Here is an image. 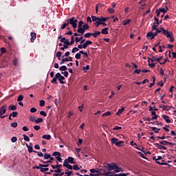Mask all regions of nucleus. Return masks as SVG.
Here are the masks:
<instances>
[{"mask_svg":"<svg viewBox=\"0 0 176 176\" xmlns=\"http://www.w3.org/2000/svg\"><path fill=\"white\" fill-rule=\"evenodd\" d=\"M85 24V22H83L82 21H80L78 22V30L77 32H79L80 30H81L83 28V25Z\"/></svg>","mask_w":176,"mask_h":176,"instance_id":"a211bd4d","label":"nucleus"},{"mask_svg":"<svg viewBox=\"0 0 176 176\" xmlns=\"http://www.w3.org/2000/svg\"><path fill=\"white\" fill-rule=\"evenodd\" d=\"M111 114V111H107V112L104 113L103 114H102V117L110 116Z\"/></svg>","mask_w":176,"mask_h":176,"instance_id":"8fccbe9b","label":"nucleus"},{"mask_svg":"<svg viewBox=\"0 0 176 176\" xmlns=\"http://www.w3.org/2000/svg\"><path fill=\"white\" fill-rule=\"evenodd\" d=\"M154 31H155L154 32V36H157V34H160L162 32V34H163V30H162V28H157L154 30Z\"/></svg>","mask_w":176,"mask_h":176,"instance_id":"6ab92c4d","label":"nucleus"},{"mask_svg":"<svg viewBox=\"0 0 176 176\" xmlns=\"http://www.w3.org/2000/svg\"><path fill=\"white\" fill-rule=\"evenodd\" d=\"M150 129H151L152 131L155 133H159V131H160V129L155 127V126H150Z\"/></svg>","mask_w":176,"mask_h":176,"instance_id":"c756f323","label":"nucleus"},{"mask_svg":"<svg viewBox=\"0 0 176 176\" xmlns=\"http://www.w3.org/2000/svg\"><path fill=\"white\" fill-rule=\"evenodd\" d=\"M155 80H156V78H155V76H153V82L150 83L148 87H152L155 86Z\"/></svg>","mask_w":176,"mask_h":176,"instance_id":"37998d69","label":"nucleus"},{"mask_svg":"<svg viewBox=\"0 0 176 176\" xmlns=\"http://www.w3.org/2000/svg\"><path fill=\"white\" fill-rule=\"evenodd\" d=\"M80 54H83V57L85 58H87V57H89V54H87V52H85L84 51H80Z\"/></svg>","mask_w":176,"mask_h":176,"instance_id":"e433bc0d","label":"nucleus"},{"mask_svg":"<svg viewBox=\"0 0 176 176\" xmlns=\"http://www.w3.org/2000/svg\"><path fill=\"white\" fill-rule=\"evenodd\" d=\"M6 108H8V106L6 105H3L0 107V118L1 119H3L4 118H6V116H3L5 115V113H6Z\"/></svg>","mask_w":176,"mask_h":176,"instance_id":"39448f33","label":"nucleus"},{"mask_svg":"<svg viewBox=\"0 0 176 176\" xmlns=\"http://www.w3.org/2000/svg\"><path fill=\"white\" fill-rule=\"evenodd\" d=\"M108 30H109L108 28H105L102 29L101 31V34H103L104 35H108V34H109V32H108Z\"/></svg>","mask_w":176,"mask_h":176,"instance_id":"b1692460","label":"nucleus"},{"mask_svg":"<svg viewBox=\"0 0 176 176\" xmlns=\"http://www.w3.org/2000/svg\"><path fill=\"white\" fill-rule=\"evenodd\" d=\"M51 173H61V171H63V169L60 168H56V170H53L52 169L50 170Z\"/></svg>","mask_w":176,"mask_h":176,"instance_id":"2f4dec72","label":"nucleus"},{"mask_svg":"<svg viewBox=\"0 0 176 176\" xmlns=\"http://www.w3.org/2000/svg\"><path fill=\"white\" fill-rule=\"evenodd\" d=\"M73 170H75V171H78L80 170V168L78 165H73Z\"/></svg>","mask_w":176,"mask_h":176,"instance_id":"864d4df0","label":"nucleus"},{"mask_svg":"<svg viewBox=\"0 0 176 176\" xmlns=\"http://www.w3.org/2000/svg\"><path fill=\"white\" fill-rule=\"evenodd\" d=\"M103 6H104V4H102V3H98V5H96V13L98 12V8H102Z\"/></svg>","mask_w":176,"mask_h":176,"instance_id":"4c0bfd02","label":"nucleus"},{"mask_svg":"<svg viewBox=\"0 0 176 176\" xmlns=\"http://www.w3.org/2000/svg\"><path fill=\"white\" fill-rule=\"evenodd\" d=\"M100 34H101V32L96 31L94 33H92V36H94V38H97Z\"/></svg>","mask_w":176,"mask_h":176,"instance_id":"473e14b6","label":"nucleus"},{"mask_svg":"<svg viewBox=\"0 0 176 176\" xmlns=\"http://www.w3.org/2000/svg\"><path fill=\"white\" fill-rule=\"evenodd\" d=\"M111 144H116V146H123V143L124 142L123 141H120L119 142V139L116 138H113L111 139Z\"/></svg>","mask_w":176,"mask_h":176,"instance_id":"20e7f679","label":"nucleus"},{"mask_svg":"<svg viewBox=\"0 0 176 176\" xmlns=\"http://www.w3.org/2000/svg\"><path fill=\"white\" fill-rule=\"evenodd\" d=\"M68 24L72 25L73 28H76L78 27V19H75L74 16L67 19Z\"/></svg>","mask_w":176,"mask_h":176,"instance_id":"f257e3e1","label":"nucleus"},{"mask_svg":"<svg viewBox=\"0 0 176 176\" xmlns=\"http://www.w3.org/2000/svg\"><path fill=\"white\" fill-rule=\"evenodd\" d=\"M42 138L43 140H51L52 139V136L50 135H43Z\"/></svg>","mask_w":176,"mask_h":176,"instance_id":"f704fd0d","label":"nucleus"},{"mask_svg":"<svg viewBox=\"0 0 176 176\" xmlns=\"http://www.w3.org/2000/svg\"><path fill=\"white\" fill-rule=\"evenodd\" d=\"M151 116H153L152 120H156V119H157V118H158V116L156 115V112H155V111L151 112Z\"/></svg>","mask_w":176,"mask_h":176,"instance_id":"393cba45","label":"nucleus"},{"mask_svg":"<svg viewBox=\"0 0 176 176\" xmlns=\"http://www.w3.org/2000/svg\"><path fill=\"white\" fill-rule=\"evenodd\" d=\"M161 30H162L163 35L166 36V38H170L173 34V32H168V30H166L165 29H164V28H162Z\"/></svg>","mask_w":176,"mask_h":176,"instance_id":"1a4fd4ad","label":"nucleus"},{"mask_svg":"<svg viewBox=\"0 0 176 176\" xmlns=\"http://www.w3.org/2000/svg\"><path fill=\"white\" fill-rule=\"evenodd\" d=\"M34 168H37V170H40L41 173H46L45 171H49V168H43L38 165V166H35Z\"/></svg>","mask_w":176,"mask_h":176,"instance_id":"9b49d317","label":"nucleus"},{"mask_svg":"<svg viewBox=\"0 0 176 176\" xmlns=\"http://www.w3.org/2000/svg\"><path fill=\"white\" fill-rule=\"evenodd\" d=\"M89 24L87 23H84L82 25V28L81 29H80V31L78 32V34H81V35H83V34H85V31L87 30H89Z\"/></svg>","mask_w":176,"mask_h":176,"instance_id":"0eeeda50","label":"nucleus"},{"mask_svg":"<svg viewBox=\"0 0 176 176\" xmlns=\"http://www.w3.org/2000/svg\"><path fill=\"white\" fill-rule=\"evenodd\" d=\"M160 144H162V146L164 145V146H167L168 145V142L166 140H162V141H160L159 142Z\"/></svg>","mask_w":176,"mask_h":176,"instance_id":"a19ab883","label":"nucleus"},{"mask_svg":"<svg viewBox=\"0 0 176 176\" xmlns=\"http://www.w3.org/2000/svg\"><path fill=\"white\" fill-rule=\"evenodd\" d=\"M40 115H41L42 116H45V117L47 116V114L46 113V111H40Z\"/></svg>","mask_w":176,"mask_h":176,"instance_id":"052dcab7","label":"nucleus"},{"mask_svg":"<svg viewBox=\"0 0 176 176\" xmlns=\"http://www.w3.org/2000/svg\"><path fill=\"white\" fill-rule=\"evenodd\" d=\"M34 153H37V156L39 157H43V153L38 151H34Z\"/></svg>","mask_w":176,"mask_h":176,"instance_id":"49530a36","label":"nucleus"},{"mask_svg":"<svg viewBox=\"0 0 176 176\" xmlns=\"http://www.w3.org/2000/svg\"><path fill=\"white\" fill-rule=\"evenodd\" d=\"M80 52L79 53H77L76 55H75V58H76V60H80Z\"/></svg>","mask_w":176,"mask_h":176,"instance_id":"e2e57ef3","label":"nucleus"},{"mask_svg":"<svg viewBox=\"0 0 176 176\" xmlns=\"http://www.w3.org/2000/svg\"><path fill=\"white\" fill-rule=\"evenodd\" d=\"M53 160H48V161H43V160H41V162L43 163V164H49V163H53Z\"/></svg>","mask_w":176,"mask_h":176,"instance_id":"58836bf2","label":"nucleus"},{"mask_svg":"<svg viewBox=\"0 0 176 176\" xmlns=\"http://www.w3.org/2000/svg\"><path fill=\"white\" fill-rule=\"evenodd\" d=\"M123 112H124V107L118 109V112L116 113V115L120 116V115H122V113H123Z\"/></svg>","mask_w":176,"mask_h":176,"instance_id":"a878e982","label":"nucleus"},{"mask_svg":"<svg viewBox=\"0 0 176 176\" xmlns=\"http://www.w3.org/2000/svg\"><path fill=\"white\" fill-rule=\"evenodd\" d=\"M157 138L158 140H166V138H171V136H158Z\"/></svg>","mask_w":176,"mask_h":176,"instance_id":"ea45409f","label":"nucleus"},{"mask_svg":"<svg viewBox=\"0 0 176 176\" xmlns=\"http://www.w3.org/2000/svg\"><path fill=\"white\" fill-rule=\"evenodd\" d=\"M26 146H27V148H28V149L29 153H32V152L34 151V148L32 147V146L28 145V144H27V143H26Z\"/></svg>","mask_w":176,"mask_h":176,"instance_id":"5701e85b","label":"nucleus"},{"mask_svg":"<svg viewBox=\"0 0 176 176\" xmlns=\"http://www.w3.org/2000/svg\"><path fill=\"white\" fill-rule=\"evenodd\" d=\"M45 100H40V104H39V106L40 107H45Z\"/></svg>","mask_w":176,"mask_h":176,"instance_id":"0e129e2a","label":"nucleus"},{"mask_svg":"<svg viewBox=\"0 0 176 176\" xmlns=\"http://www.w3.org/2000/svg\"><path fill=\"white\" fill-rule=\"evenodd\" d=\"M82 39H83V36H81V37H76L75 38V41H76V43H78V42H80V41H82Z\"/></svg>","mask_w":176,"mask_h":176,"instance_id":"09e8293b","label":"nucleus"},{"mask_svg":"<svg viewBox=\"0 0 176 176\" xmlns=\"http://www.w3.org/2000/svg\"><path fill=\"white\" fill-rule=\"evenodd\" d=\"M58 80H59V83H60V85H64L65 82L63 80H65V77L62 76L60 73H58Z\"/></svg>","mask_w":176,"mask_h":176,"instance_id":"9d476101","label":"nucleus"},{"mask_svg":"<svg viewBox=\"0 0 176 176\" xmlns=\"http://www.w3.org/2000/svg\"><path fill=\"white\" fill-rule=\"evenodd\" d=\"M91 36H93V33H91V32H88V33H86V34L84 35V37H85V38H90Z\"/></svg>","mask_w":176,"mask_h":176,"instance_id":"de8ad7c7","label":"nucleus"},{"mask_svg":"<svg viewBox=\"0 0 176 176\" xmlns=\"http://www.w3.org/2000/svg\"><path fill=\"white\" fill-rule=\"evenodd\" d=\"M122 171H123V169L122 168H120V167H118L117 166V168H116V170L114 171H113V172L112 171H108L107 173H103V175H105V176H113V175H115V173H120Z\"/></svg>","mask_w":176,"mask_h":176,"instance_id":"f03ea898","label":"nucleus"},{"mask_svg":"<svg viewBox=\"0 0 176 176\" xmlns=\"http://www.w3.org/2000/svg\"><path fill=\"white\" fill-rule=\"evenodd\" d=\"M68 25H69L68 21H67V20H66V23H64L61 25L60 28H61V30H65V28L68 27Z\"/></svg>","mask_w":176,"mask_h":176,"instance_id":"72a5a7b5","label":"nucleus"},{"mask_svg":"<svg viewBox=\"0 0 176 176\" xmlns=\"http://www.w3.org/2000/svg\"><path fill=\"white\" fill-rule=\"evenodd\" d=\"M160 24H156V22H154L151 28H152V31H155V30H157V28L159 27Z\"/></svg>","mask_w":176,"mask_h":176,"instance_id":"bb28decb","label":"nucleus"},{"mask_svg":"<svg viewBox=\"0 0 176 176\" xmlns=\"http://www.w3.org/2000/svg\"><path fill=\"white\" fill-rule=\"evenodd\" d=\"M171 108L174 109V107L173 106H167V105H162V109L164 111H170Z\"/></svg>","mask_w":176,"mask_h":176,"instance_id":"aec40b11","label":"nucleus"},{"mask_svg":"<svg viewBox=\"0 0 176 176\" xmlns=\"http://www.w3.org/2000/svg\"><path fill=\"white\" fill-rule=\"evenodd\" d=\"M52 156H56V157H61V153L55 151L52 153Z\"/></svg>","mask_w":176,"mask_h":176,"instance_id":"cd10ccee","label":"nucleus"},{"mask_svg":"<svg viewBox=\"0 0 176 176\" xmlns=\"http://www.w3.org/2000/svg\"><path fill=\"white\" fill-rule=\"evenodd\" d=\"M65 61H74V60H72V56H69V57H67V58H65Z\"/></svg>","mask_w":176,"mask_h":176,"instance_id":"774afa93","label":"nucleus"},{"mask_svg":"<svg viewBox=\"0 0 176 176\" xmlns=\"http://www.w3.org/2000/svg\"><path fill=\"white\" fill-rule=\"evenodd\" d=\"M23 100H24V96L19 95L18 96L17 101L20 102V101H23Z\"/></svg>","mask_w":176,"mask_h":176,"instance_id":"3c124183","label":"nucleus"},{"mask_svg":"<svg viewBox=\"0 0 176 176\" xmlns=\"http://www.w3.org/2000/svg\"><path fill=\"white\" fill-rule=\"evenodd\" d=\"M90 173L91 174H94V173H96L97 174H100V170L96 169V168H92V169H90Z\"/></svg>","mask_w":176,"mask_h":176,"instance_id":"7c9ffc66","label":"nucleus"},{"mask_svg":"<svg viewBox=\"0 0 176 176\" xmlns=\"http://www.w3.org/2000/svg\"><path fill=\"white\" fill-rule=\"evenodd\" d=\"M43 122V119L41 118H38L35 120V123H36V124H39V123H42Z\"/></svg>","mask_w":176,"mask_h":176,"instance_id":"c9c22d12","label":"nucleus"},{"mask_svg":"<svg viewBox=\"0 0 176 176\" xmlns=\"http://www.w3.org/2000/svg\"><path fill=\"white\" fill-rule=\"evenodd\" d=\"M17 126H18L17 122H14L11 124V127H14V129H16V127H17Z\"/></svg>","mask_w":176,"mask_h":176,"instance_id":"680f3d73","label":"nucleus"},{"mask_svg":"<svg viewBox=\"0 0 176 176\" xmlns=\"http://www.w3.org/2000/svg\"><path fill=\"white\" fill-rule=\"evenodd\" d=\"M130 23H131V19L124 21V25H127V24H130Z\"/></svg>","mask_w":176,"mask_h":176,"instance_id":"4d7b16f0","label":"nucleus"},{"mask_svg":"<svg viewBox=\"0 0 176 176\" xmlns=\"http://www.w3.org/2000/svg\"><path fill=\"white\" fill-rule=\"evenodd\" d=\"M107 11L109 12V13H110V14L115 13V10H113V8H109L107 9Z\"/></svg>","mask_w":176,"mask_h":176,"instance_id":"603ef678","label":"nucleus"},{"mask_svg":"<svg viewBox=\"0 0 176 176\" xmlns=\"http://www.w3.org/2000/svg\"><path fill=\"white\" fill-rule=\"evenodd\" d=\"M102 19H104V21L95 22V23H94V25H96V27H100V25H102L103 27H107V23H105V21H108V20H109V17L102 16Z\"/></svg>","mask_w":176,"mask_h":176,"instance_id":"7ed1b4c3","label":"nucleus"},{"mask_svg":"<svg viewBox=\"0 0 176 176\" xmlns=\"http://www.w3.org/2000/svg\"><path fill=\"white\" fill-rule=\"evenodd\" d=\"M107 170L108 171H112V170H114V171L118 168V165L116 164L113 163V164H107Z\"/></svg>","mask_w":176,"mask_h":176,"instance_id":"423d86ee","label":"nucleus"},{"mask_svg":"<svg viewBox=\"0 0 176 176\" xmlns=\"http://www.w3.org/2000/svg\"><path fill=\"white\" fill-rule=\"evenodd\" d=\"M89 45H93V42L91 41H87L83 43L84 49H86L89 46Z\"/></svg>","mask_w":176,"mask_h":176,"instance_id":"412c9836","label":"nucleus"},{"mask_svg":"<svg viewBox=\"0 0 176 176\" xmlns=\"http://www.w3.org/2000/svg\"><path fill=\"white\" fill-rule=\"evenodd\" d=\"M10 115L12 116V118H17L19 113L17 111H13L12 113H10Z\"/></svg>","mask_w":176,"mask_h":176,"instance_id":"a18cd8bd","label":"nucleus"},{"mask_svg":"<svg viewBox=\"0 0 176 176\" xmlns=\"http://www.w3.org/2000/svg\"><path fill=\"white\" fill-rule=\"evenodd\" d=\"M16 109H17V107L15 105H10L8 107L9 111H16Z\"/></svg>","mask_w":176,"mask_h":176,"instance_id":"c85d7f7f","label":"nucleus"},{"mask_svg":"<svg viewBox=\"0 0 176 176\" xmlns=\"http://www.w3.org/2000/svg\"><path fill=\"white\" fill-rule=\"evenodd\" d=\"M162 119L166 122V123H171V120H170V116L166 115H162Z\"/></svg>","mask_w":176,"mask_h":176,"instance_id":"dca6fc26","label":"nucleus"},{"mask_svg":"<svg viewBox=\"0 0 176 176\" xmlns=\"http://www.w3.org/2000/svg\"><path fill=\"white\" fill-rule=\"evenodd\" d=\"M155 36H155L153 31H151L146 34V37L148 38V39H151V41H152V39H155Z\"/></svg>","mask_w":176,"mask_h":176,"instance_id":"f8f14e48","label":"nucleus"},{"mask_svg":"<svg viewBox=\"0 0 176 176\" xmlns=\"http://www.w3.org/2000/svg\"><path fill=\"white\" fill-rule=\"evenodd\" d=\"M129 175V173H120V174H116L113 176H126Z\"/></svg>","mask_w":176,"mask_h":176,"instance_id":"13d9d810","label":"nucleus"},{"mask_svg":"<svg viewBox=\"0 0 176 176\" xmlns=\"http://www.w3.org/2000/svg\"><path fill=\"white\" fill-rule=\"evenodd\" d=\"M59 69L60 71H67V66L65 65L61 66L60 67H59Z\"/></svg>","mask_w":176,"mask_h":176,"instance_id":"bf43d9fd","label":"nucleus"},{"mask_svg":"<svg viewBox=\"0 0 176 176\" xmlns=\"http://www.w3.org/2000/svg\"><path fill=\"white\" fill-rule=\"evenodd\" d=\"M61 54H63V53L60 51L56 53V57H58V60H61V58H60V57H61Z\"/></svg>","mask_w":176,"mask_h":176,"instance_id":"69168bd1","label":"nucleus"},{"mask_svg":"<svg viewBox=\"0 0 176 176\" xmlns=\"http://www.w3.org/2000/svg\"><path fill=\"white\" fill-rule=\"evenodd\" d=\"M48 159H50V160H54V157H52V155H50V154L45 153L44 154V160H47Z\"/></svg>","mask_w":176,"mask_h":176,"instance_id":"f3484780","label":"nucleus"},{"mask_svg":"<svg viewBox=\"0 0 176 176\" xmlns=\"http://www.w3.org/2000/svg\"><path fill=\"white\" fill-rule=\"evenodd\" d=\"M29 120H30V122H35V120H36V117H35L34 116H31L29 118Z\"/></svg>","mask_w":176,"mask_h":176,"instance_id":"c03bdc74","label":"nucleus"},{"mask_svg":"<svg viewBox=\"0 0 176 176\" xmlns=\"http://www.w3.org/2000/svg\"><path fill=\"white\" fill-rule=\"evenodd\" d=\"M92 21L95 23H98V21H104L105 19L102 18V16H96L94 15H91Z\"/></svg>","mask_w":176,"mask_h":176,"instance_id":"6e6552de","label":"nucleus"},{"mask_svg":"<svg viewBox=\"0 0 176 176\" xmlns=\"http://www.w3.org/2000/svg\"><path fill=\"white\" fill-rule=\"evenodd\" d=\"M23 137L25 141H26L27 142H30V138L27 135L23 134Z\"/></svg>","mask_w":176,"mask_h":176,"instance_id":"79ce46f5","label":"nucleus"},{"mask_svg":"<svg viewBox=\"0 0 176 176\" xmlns=\"http://www.w3.org/2000/svg\"><path fill=\"white\" fill-rule=\"evenodd\" d=\"M90 69V66L87 65L86 67H84L82 68V71H84V72H87V70Z\"/></svg>","mask_w":176,"mask_h":176,"instance_id":"6e6d98bb","label":"nucleus"},{"mask_svg":"<svg viewBox=\"0 0 176 176\" xmlns=\"http://www.w3.org/2000/svg\"><path fill=\"white\" fill-rule=\"evenodd\" d=\"M52 80H51V83H52V85H57V79L58 80V73L55 75L54 77H52Z\"/></svg>","mask_w":176,"mask_h":176,"instance_id":"4468645a","label":"nucleus"},{"mask_svg":"<svg viewBox=\"0 0 176 176\" xmlns=\"http://www.w3.org/2000/svg\"><path fill=\"white\" fill-rule=\"evenodd\" d=\"M66 160L67 161V162L70 163V164H75V162H74V159L72 157H68Z\"/></svg>","mask_w":176,"mask_h":176,"instance_id":"4be33fe9","label":"nucleus"},{"mask_svg":"<svg viewBox=\"0 0 176 176\" xmlns=\"http://www.w3.org/2000/svg\"><path fill=\"white\" fill-rule=\"evenodd\" d=\"M158 10H160L161 13H164V14H165V13H167V10H166L165 8H160Z\"/></svg>","mask_w":176,"mask_h":176,"instance_id":"5fc2aeb1","label":"nucleus"},{"mask_svg":"<svg viewBox=\"0 0 176 176\" xmlns=\"http://www.w3.org/2000/svg\"><path fill=\"white\" fill-rule=\"evenodd\" d=\"M30 36H31V38H30L31 42L32 43L35 42V39H36V33L31 32L30 33Z\"/></svg>","mask_w":176,"mask_h":176,"instance_id":"2eb2a0df","label":"nucleus"},{"mask_svg":"<svg viewBox=\"0 0 176 176\" xmlns=\"http://www.w3.org/2000/svg\"><path fill=\"white\" fill-rule=\"evenodd\" d=\"M155 146L158 149H164V151H167V147L162 145L161 144L159 143H154Z\"/></svg>","mask_w":176,"mask_h":176,"instance_id":"ddd939ff","label":"nucleus"},{"mask_svg":"<svg viewBox=\"0 0 176 176\" xmlns=\"http://www.w3.org/2000/svg\"><path fill=\"white\" fill-rule=\"evenodd\" d=\"M36 108H35V107H32V108H31L30 109V112L32 113H35V112H36Z\"/></svg>","mask_w":176,"mask_h":176,"instance_id":"338daca9","label":"nucleus"}]
</instances>
